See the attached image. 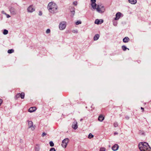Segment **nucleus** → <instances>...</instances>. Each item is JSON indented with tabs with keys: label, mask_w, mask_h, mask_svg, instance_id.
<instances>
[{
	"label": "nucleus",
	"mask_w": 151,
	"mask_h": 151,
	"mask_svg": "<svg viewBox=\"0 0 151 151\" xmlns=\"http://www.w3.org/2000/svg\"><path fill=\"white\" fill-rule=\"evenodd\" d=\"M96 1V0H91L92 8L94 9H96L97 11L100 13L103 12L105 10L104 6L97 5L95 3Z\"/></svg>",
	"instance_id": "obj_1"
},
{
	"label": "nucleus",
	"mask_w": 151,
	"mask_h": 151,
	"mask_svg": "<svg viewBox=\"0 0 151 151\" xmlns=\"http://www.w3.org/2000/svg\"><path fill=\"white\" fill-rule=\"evenodd\" d=\"M138 146L141 151H151L150 147L146 142H140Z\"/></svg>",
	"instance_id": "obj_2"
},
{
	"label": "nucleus",
	"mask_w": 151,
	"mask_h": 151,
	"mask_svg": "<svg viewBox=\"0 0 151 151\" xmlns=\"http://www.w3.org/2000/svg\"><path fill=\"white\" fill-rule=\"evenodd\" d=\"M47 8L50 12L54 14L57 12V6L56 4L53 2L49 3Z\"/></svg>",
	"instance_id": "obj_3"
},
{
	"label": "nucleus",
	"mask_w": 151,
	"mask_h": 151,
	"mask_svg": "<svg viewBox=\"0 0 151 151\" xmlns=\"http://www.w3.org/2000/svg\"><path fill=\"white\" fill-rule=\"evenodd\" d=\"M68 138H65L63 140L62 142V146L64 148H66L69 142Z\"/></svg>",
	"instance_id": "obj_4"
},
{
	"label": "nucleus",
	"mask_w": 151,
	"mask_h": 151,
	"mask_svg": "<svg viewBox=\"0 0 151 151\" xmlns=\"http://www.w3.org/2000/svg\"><path fill=\"white\" fill-rule=\"evenodd\" d=\"M66 27V22H61L59 25V28L60 30H62L65 28Z\"/></svg>",
	"instance_id": "obj_5"
},
{
	"label": "nucleus",
	"mask_w": 151,
	"mask_h": 151,
	"mask_svg": "<svg viewBox=\"0 0 151 151\" xmlns=\"http://www.w3.org/2000/svg\"><path fill=\"white\" fill-rule=\"evenodd\" d=\"M28 127L29 128H31L32 130H33L35 129V126H33V122L31 121H28Z\"/></svg>",
	"instance_id": "obj_6"
},
{
	"label": "nucleus",
	"mask_w": 151,
	"mask_h": 151,
	"mask_svg": "<svg viewBox=\"0 0 151 151\" xmlns=\"http://www.w3.org/2000/svg\"><path fill=\"white\" fill-rule=\"evenodd\" d=\"M28 12H32L35 10V8L33 7V6L31 5L30 6L27 8Z\"/></svg>",
	"instance_id": "obj_7"
},
{
	"label": "nucleus",
	"mask_w": 151,
	"mask_h": 151,
	"mask_svg": "<svg viewBox=\"0 0 151 151\" xmlns=\"http://www.w3.org/2000/svg\"><path fill=\"white\" fill-rule=\"evenodd\" d=\"M10 11L11 13L13 14H15L17 13V11L13 7H11L10 9Z\"/></svg>",
	"instance_id": "obj_8"
},
{
	"label": "nucleus",
	"mask_w": 151,
	"mask_h": 151,
	"mask_svg": "<svg viewBox=\"0 0 151 151\" xmlns=\"http://www.w3.org/2000/svg\"><path fill=\"white\" fill-rule=\"evenodd\" d=\"M72 127L74 129H76L78 128L77 122L76 121L73 122L72 125Z\"/></svg>",
	"instance_id": "obj_9"
},
{
	"label": "nucleus",
	"mask_w": 151,
	"mask_h": 151,
	"mask_svg": "<svg viewBox=\"0 0 151 151\" xmlns=\"http://www.w3.org/2000/svg\"><path fill=\"white\" fill-rule=\"evenodd\" d=\"M121 15V13L119 12H118L116 14V17L114 18L115 20L119 19L120 18Z\"/></svg>",
	"instance_id": "obj_10"
},
{
	"label": "nucleus",
	"mask_w": 151,
	"mask_h": 151,
	"mask_svg": "<svg viewBox=\"0 0 151 151\" xmlns=\"http://www.w3.org/2000/svg\"><path fill=\"white\" fill-rule=\"evenodd\" d=\"M36 109L37 108L35 107H31L29 109L28 111L30 112H32L35 111Z\"/></svg>",
	"instance_id": "obj_11"
},
{
	"label": "nucleus",
	"mask_w": 151,
	"mask_h": 151,
	"mask_svg": "<svg viewBox=\"0 0 151 151\" xmlns=\"http://www.w3.org/2000/svg\"><path fill=\"white\" fill-rule=\"evenodd\" d=\"M119 148V146L117 144H115L112 147V149L114 151L117 150Z\"/></svg>",
	"instance_id": "obj_12"
},
{
	"label": "nucleus",
	"mask_w": 151,
	"mask_h": 151,
	"mask_svg": "<svg viewBox=\"0 0 151 151\" xmlns=\"http://www.w3.org/2000/svg\"><path fill=\"white\" fill-rule=\"evenodd\" d=\"M104 117L102 115H100L98 118V120L100 122H102L104 119Z\"/></svg>",
	"instance_id": "obj_13"
},
{
	"label": "nucleus",
	"mask_w": 151,
	"mask_h": 151,
	"mask_svg": "<svg viewBox=\"0 0 151 151\" xmlns=\"http://www.w3.org/2000/svg\"><path fill=\"white\" fill-rule=\"evenodd\" d=\"M129 40V39L127 37H125L123 40V42L125 43H127L128 42Z\"/></svg>",
	"instance_id": "obj_14"
},
{
	"label": "nucleus",
	"mask_w": 151,
	"mask_h": 151,
	"mask_svg": "<svg viewBox=\"0 0 151 151\" xmlns=\"http://www.w3.org/2000/svg\"><path fill=\"white\" fill-rule=\"evenodd\" d=\"M129 2L132 4H134L137 3V0H129Z\"/></svg>",
	"instance_id": "obj_15"
},
{
	"label": "nucleus",
	"mask_w": 151,
	"mask_h": 151,
	"mask_svg": "<svg viewBox=\"0 0 151 151\" xmlns=\"http://www.w3.org/2000/svg\"><path fill=\"white\" fill-rule=\"evenodd\" d=\"M72 9L70 10V12L72 13V15H71V17H73V16L75 14V8L74 7H72Z\"/></svg>",
	"instance_id": "obj_16"
},
{
	"label": "nucleus",
	"mask_w": 151,
	"mask_h": 151,
	"mask_svg": "<svg viewBox=\"0 0 151 151\" xmlns=\"http://www.w3.org/2000/svg\"><path fill=\"white\" fill-rule=\"evenodd\" d=\"M99 36H100L98 34H97L96 35L94 36V38H93L94 40L95 41V40H98V39L99 38Z\"/></svg>",
	"instance_id": "obj_17"
},
{
	"label": "nucleus",
	"mask_w": 151,
	"mask_h": 151,
	"mask_svg": "<svg viewBox=\"0 0 151 151\" xmlns=\"http://www.w3.org/2000/svg\"><path fill=\"white\" fill-rule=\"evenodd\" d=\"M40 146L39 145L37 144L36 145L35 147V151H39L40 150Z\"/></svg>",
	"instance_id": "obj_18"
},
{
	"label": "nucleus",
	"mask_w": 151,
	"mask_h": 151,
	"mask_svg": "<svg viewBox=\"0 0 151 151\" xmlns=\"http://www.w3.org/2000/svg\"><path fill=\"white\" fill-rule=\"evenodd\" d=\"M25 96V94L24 93L22 92L21 93H20V96L21 98L22 99H24Z\"/></svg>",
	"instance_id": "obj_19"
},
{
	"label": "nucleus",
	"mask_w": 151,
	"mask_h": 151,
	"mask_svg": "<svg viewBox=\"0 0 151 151\" xmlns=\"http://www.w3.org/2000/svg\"><path fill=\"white\" fill-rule=\"evenodd\" d=\"M122 48L124 51H125L127 49L129 50V49L127 48L126 46L124 45H123L122 46Z\"/></svg>",
	"instance_id": "obj_20"
},
{
	"label": "nucleus",
	"mask_w": 151,
	"mask_h": 151,
	"mask_svg": "<svg viewBox=\"0 0 151 151\" xmlns=\"http://www.w3.org/2000/svg\"><path fill=\"white\" fill-rule=\"evenodd\" d=\"M100 20H99L98 19H96L95 22V23L97 24H100Z\"/></svg>",
	"instance_id": "obj_21"
},
{
	"label": "nucleus",
	"mask_w": 151,
	"mask_h": 151,
	"mask_svg": "<svg viewBox=\"0 0 151 151\" xmlns=\"http://www.w3.org/2000/svg\"><path fill=\"white\" fill-rule=\"evenodd\" d=\"M14 52V50L13 49L9 50H8V53H11Z\"/></svg>",
	"instance_id": "obj_22"
},
{
	"label": "nucleus",
	"mask_w": 151,
	"mask_h": 151,
	"mask_svg": "<svg viewBox=\"0 0 151 151\" xmlns=\"http://www.w3.org/2000/svg\"><path fill=\"white\" fill-rule=\"evenodd\" d=\"M8 33V31L6 29H4V30L3 33L4 35H6Z\"/></svg>",
	"instance_id": "obj_23"
},
{
	"label": "nucleus",
	"mask_w": 151,
	"mask_h": 151,
	"mask_svg": "<svg viewBox=\"0 0 151 151\" xmlns=\"http://www.w3.org/2000/svg\"><path fill=\"white\" fill-rule=\"evenodd\" d=\"M93 137V136L91 133H90L88 135V138L89 139H91Z\"/></svg>",
	"instance_id": "obj_24"
},
{
	"label": "nucleus",
	"mask_w": 151,
	"mask_h": 151,
	"mask_svg": "<svg viewBox=\"0 0 151 151\" xmlns=\"http://www.w3.org/2000/svg\"><path fill=\"white\" fill-rule=\"evenodd\" d=\"M49 143L50 146L53 147L54 146V144L52 141H50Z\"/></svg>",
	"instance_id": "obj_25"
},
{
	"label": "nucleus",
	"mask_w": 151,
	"mask_h": 151,
	"mask_svg": "<svg viewBox=\"0 0 151 151\" xmlns=\"http://www.w3.org/2000/svg\"><path fill=\"white\" fill-rule=\"evenodd\" d=\"M106 149L105 148L102 147L100 149V151H105Z\"/></svg>",
	"instance_id": "obj_26"
},
{
	"label": "nucleus",
	"mask_w": 151,
	"mask_h": 151,
	"mask_svg": "<svg viewBox=\"0 0 151 151\" xmlns=\"http://www.w3.org/2000/svg\"><path fill=\"white\" fill-rule=\"evenodd\" d=\"M20 96V93H18L16 95V97L17 98H18Z\"/></svg>",
	"instance_id": "obj_27"
},
{
	"label": "nucleus",
	"mask_w": 151,
	"mask_h": 151,
	"mask_svg": "<svg viewBox=\"0 0 151 151\" xmlns=\"http://www.w3.org/2000/svg\"><path fill=\"white\" fill-rule=\"evenodd\" d=\"M81 23V22L80 21H78L76 22V25H78Z\"/></svg>",
	"instance_id": "obj_28"
},
{
	"label": "nucleus",
	"mask_w": 151,
	"mask_h": 151,
	"mask_svg": "<svg viewBox=\"0 0 151 151\" xmlns=\"http://www.w3.org/2000/svg\"><path fill=\"white\" fill-rule=\"evenodd\" d=\"M50 29H47L46 31V33L47 34L50 33Z\"/></svg>",
	"instance_id": "obj_29"
},
{
	"label": "nucleus",
	"mask_w": 151,
	"mask_h": 151,
	"mask_svg": "<svg viewBox=\"0 0 151 151\" xmlns=\"http://www.w3.org/2000/svg\"><path fill=\"white\" fill-rule=\"evenodd\" d=\"M50 151H56V150L54 148H52L50 149Z\"/></svg>",
	"instance_id": "obj_30"
},
{
	"label": "nucleus",
	"mask_w": 151,
	"mask_h": 151,
	"mask_svg": "<svg viewBox=\"0 0 151 151\" xmlns=\"http://www.w3.org/2000/svg\"><path fill=\"white\" fill-rule=\"evenodd\" d=\"M118 124L117 122H115L114 123V126L115 127L118 126Z\"/></svg>",
	"instance_id": "obj_31"
},
{
	"label": "nucleus",
	"mask_w": 151,
	"mask_h": 151,
	"mask_svg": "<svg viewBox=\"0 0 151 151\" xmlns=\"http://www.w3.org/2000/svg\"><path fill=\"white\" fill-rule=\"evenodd\" d=\"M47 134L45 132H43L42 134V137H44V136H45Z\"/></svg>",
	"instance_id": "obj_32"
},
{
	"label": "nucleus",
	"mask_w": 151,
	"mask_h": 151,
	"mask_svg": "<svg viewBox=\"0 0 151 151\" xmlns=\"http://www.w3.org/2000/svg\"><path fill=\"white\" fill-rule=\"evenodd\" d=\"M77 2L76 1H75L73 2V4L75 6H76L77 5Z\"/></svg>",
	"instance_id": "obj_33"
},
{
	"label": "nucleus",
	"mask_w": 151,
	"mask_h": 151,
	"mask_svg": "<svg viewBox=\"0 0 151 151\" xmlns=\"http://www.w3.org/2000/svg\"><path fill=\"white\" fill-rule=\"evenodd\" d=\"M42 12L41 11H40L39 12V15L40 16H41V15H42Z\"/></svg>",
	"instance_id": "obj_34"
},
{
	"label": "nucleus",
	"mask_w": 151,
	"mask_h": 151,
	"mask_svg": "<svg viewBox=\"0 0 151 151\" xmlns=\"http://www.w3.org/2000/svg\"><path fill=\"white\" fill-rule=\"evenodd\" d=\"M141 109L142 110V111L143 112L144 111V108L142 107H141Z\"/></svg>",
	"instance_id": "obj_35"
},
{
	"label": "nucleus",
	"mask_w": 151,
	"mask_h": 151,
	"mask_svg": "<svg viewBox=\"0 0 151 151\" xmlns=\"http://www.w3.org/2000/svg\"><path fill=\"white\" fill-rule=\"evenodd\" d=\"M100 20L101 21V22H100V24H101V23L103 22V21L102 20Z\"/></svg>",
	"instance_id": "obj_36"
},
{
	"label": "nucleus",
	"mask_w": 151,
	"mask_h": 151,
	"mask_svg": "<svg viewBox=\"0 0 151 151\" xmlns=\"http://www.w3.org/2000/svg\"><path fill=\"white\" fill-rule=\"evenodd\" d=\"M73 32L74 33H76V32H77V31H75V30H74V32Z\"/></svg>",
	"instance_id": "obj_37"
},
{
	"label": "nucleus",
	"mask_w": 151,
	"mask_h": 151,
	"mask_svg": "<svg viewBox=\"0 0 151 151\" xmlns=\"http://www.w3.org/2000/svg\"><path fill=\"white\" fill-rule=\"evenodd\" d=\"M118 134V133L116 132H115L114 133V134Z\"/></svg>",
	"instance_id": "obj_38"
},
{
	"label": "nucleus",
	"mask_w": 151,
	"mask_h": 151,
	"mask_svg": "<svg viewBox=\"0 0 151 151\" xmlns=\"http://www.w3.org/2000/svg\"><path fill=\"white\" fill-rule=\"evenodd\" d=\"M10 17V16L9 15H8L7 17Z\"/></svg>",
	"instance_id": "obj_39"
},
{
	"label": "nucleus",
	"mask_w": 151,
	"mask_h": 151,
	"mask_svg": "<svg viewBox=\"0 0 151 151\" xmlns=\"http://www.w3.org/2000/svg\"><path fill=\"white\" fill-rule=\"evenodd\" d=\"M10 17V16L9 15H8L7 17Z\"/></svg>",
	"instance_id": "obj_40"
},
{
	"label": "nucleus",
	"mask_w": 151,
	"mask_h": 151,
	"mask_svg": "<svg viewBox=\"0 0 151 151\" xmlns=\"http://www.w3.org/2000/svg\"><path fill=\"white\" fill-rule=\"evenodd\" d=\"M82 120V119H81L80 120L81 121Z\"/></svg>",
	"instance_id": "obj_41"
}]
</instances>
